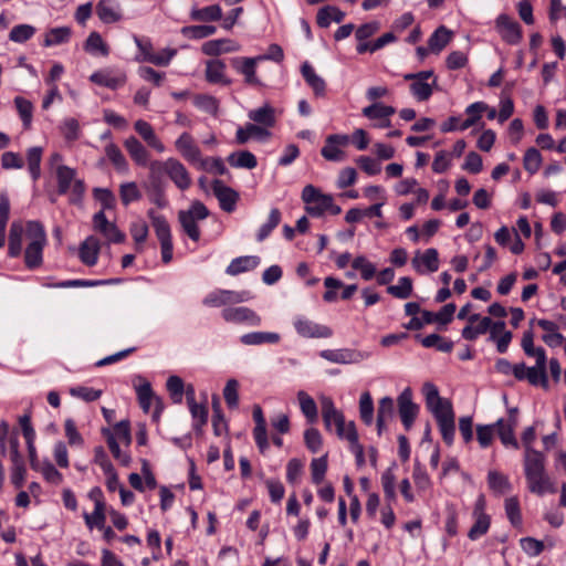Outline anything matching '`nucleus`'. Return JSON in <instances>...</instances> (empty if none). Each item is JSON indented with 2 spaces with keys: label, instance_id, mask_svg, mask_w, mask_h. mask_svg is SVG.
I'll return each instance as SVG.
<instances>
[{
  "label": "nucleus",
  "instance_id": "nucleus-1",
  "mask_svg": "<svg viewBox=\"0 0 566 566\" xmlns=\"http://www.w3.org/2000/svg\"><path fill=\"white\" fill-rule=\"evenodd\" d=\"M149 171L151 178H158L161 174H166L180 190H186L191 186V177L188 170L175 158H168L164 161L153 160L149 164Z\"/></svg>",
  "mask_w": 566,
  "mask_h": 566
},
{
  "label": "nucleus",
  "instance_id": "nucleus-2",
  "mask_svg": "<svg viewBox=\"0 0 566 566\" xmlns=\"http://www.w3.org/2000/svg\"><path fill=\"white\" fill-rule=\"evenodd\" d=\"M27 238L29 240L24 252L27 268L35 269L42 264V252L46 243V234L43 226L38 221L27 223Z\"/></svg>",
  "mask_w": 566,
  "mask_h": 566
},
{
  "label": "nucleus",
  "instance_id": "nucleus-3",
  "mask_svg": "<svg viewBox=\"0 0 566 566\" xmlns=\"http://www.w3.org/2000/svg\"><path fill=\"white\" fill-rule=\"evenodd\" d=\"M209 216V210L201 201H193L188 210H181L178 213L179 222L185 233L193 241L200 239V230L197 221L205 220Z\"/></svg>",
  "mask_w": 566,
  "mask_h": 566
},
{
  "label": "nucleus",
  "instance_id": "nucleus-4",
  "mask_svg": "<svg viewBox=\"0 0 566 566\" xmlns=\"http://www.w3.org/2000/svg\"><path fill=\"white\" fill-rule=\"evenodd\" d=\"M302 200L307 205V213L313 217H321L332 206V195L323 193L313 185L303 188Z\"/></svg>",
  "mask_w": 566,
  "mask_h": 566
},
{
  "label": "nucleus",
  "instance_id": "nucleus-5",
  "mask_svg": "<svg viewBox=\"0 0 566 566\" xmlns=\"http://www.w3.org/2000/svg\"><path fill=\"white\" fill-rule=\"evenodd\" d=\"M156 235L161 245V259L164 263H169L172 259V241L170 227L165 217L156 214L154 210L148 211Z\"/></svg>",
  "mask_w": 566,
  "mask_h": 566
},
{
  "label": "nucleus",
  "instance_id": "nucleus-6",
  "mask_svg": "<svg viewBox=\"0 0 566 566\" xmlns=\"http://www.w3.org/2000/svg\"><path fill=\"white\" fill-rule=\"evenodd\" d=\"M250 298V293L245 291L235 292L231 290H214L207 294L202 300V303L208 307H228L231 304H239L249 301Z\"/></svg>",
  "mask_w": 566,
  "mask_h": 566
},
{
  "label": "nucleus",
  "instance_id": "nucleus-7",
  "mask_svg": "<svg viewBox=\"0 0 566 566\" xmlns=\"http://www.w3.org/2000/svg\"><path fill=\"white\" fill-rule=\"evenodd\" d=\"M517 422V409L511 408L506 418H500L495 423H493L494 430H496L501 442L505 447L511 446L514 449H518V442L514 434Z\"/></svg>",
  "mask_w": 566,
  "mask_h": 566
},
{
  "label": "nucleus",
  "instance_id": "nucleus-8",
  "mask_svg": "<svg viewBox=\"0 0 566 566\" xmlns=\"http://www.w3.org/2000/svg\"><path fill=\"white\" fill-rule=\"evenodd\" d=\"M221 316L227 323L245 324L251 327L260 326L262 322L261 316L247 306L224 307Z\"/></svg>",
  "mask_w": 566,
  "mask_h": 566
},
{
  "label": "nucleus",
  "instance_id": "nucleus-9",
  "mask_svg": "<svg viewBox=\"0 0 566 566\" xmlns=\"http://www.w3.org/2000/svg\"><path fill=\"white\" fill-rule=\"evenodd\" d=\"M495 30L503 41L509 44H518L522 40V28L510 15L502 13L495 20Z\"/></svg>",
  "mask_w": 566,
  "mask_h": 566
},
{
  "label": "nucleus",
  "instance_id": "nucleus-10",
  "mask_svg": "<svg viewBox=\"0 0 566 566\" xmlns=\"http://www.w3.org/2000/svg\"><path fill=\"white\" fill-rule=\"evenodd\" d=\"M93 229L111 243H122L125 240V234L119 231L114 222L107 220L103 210L93 216Z\"/></svg>",
  "mask_w": 566,
  "mask_h": 566
},
{
  "label": "nucleus",
  "instance_id": "nucleus-11",
  "mask_svg": "<svg viewBox=\"0 0 566 566\" xmlns=\"http://www.w3.org/2000/svg\"><path fill=\"white\" fill-rule=\"evenodd\" d=\"M293 324L298 335L305 338H328L333 335L328 326L317 324L305 316L296 317Z\"/></svg>",
  "mask_w": 566,
  "mask_h": 566
},
{
  "label": "nucleus",
  "instance_id": "nucleus-12",
  "mask_svg": "<svg viewBox=\"0 0 566 566\" xmlns=\"http://www.w3.org/2000/svg\"><path fill=\"white\" fill-rule=\"evenodd\" d=\"M398 412L406 430H409L419 412V407L412 401L411 389L405 388L398 396Z\"/></svg>",
  "mask_w": 566,
  "mask_h": 566
},
{
  "label": "nucleus",
  "instance_id": "nucleus-13",
  "mask_svg": "<svg viewBox=\"0 0 566 566\" xmlns=\"http://www.w3.org/2000/svg\"><path fill=\"white\" fill-rule=\"evenodd\" d=\"M363 115L374 120V127L387 128L391 125L390 116L396 113L395 107L382 103H374L361 111Z\"/></svg>",
  "mask_w": 566,
  "mask_h": 566
},
{
  "label": "nucleus",
  "instance_id": "nucleus-14",
  "mask_svg": "<svg viewBox=\"0 0 566 566\" xmlns=\"http://www.w3.org/2000/svg\"><path fill=\"white\" fill-rule=\"evenodd\" d=\"M138 402L145 412H148L153 402L157 405L158 413L161 410V400L154 394L150 382L142 376H137L134 382Z\"/></svg>",
  "mask_w": 566,
  "mask_h": 566
},
{
  "label": "nucleus",
  "instance_id": "nucleus-15",
  "mask_svg": "<svg viewBox=\"0 0 566 566\" xmlns=\"http://www.w3.org/2000/svg\"><path fill=\"white\" fill-rule=\"evenodd\" d=\"M348 140L347 135H329L321 150L322 156L329 161H343L345 153L340 149V146H346Z\"/></svg>",
  "mask_w": 566,
  "mask_h": 566
},
{
  "label": "nucleus",
  "instance_id": "nucleus-16",
  "mask_svg": "<svg viewBox=\"0 0 566 566\" xmlns=\"http://www.w3.org/2000/svg\"><path fill=\"white\" fill-rule=\"evenodd\" d=\"M413 269L423 274L424 272L433 273L439 269V253L437 249L430 248L424 252H417L412 261Z\"/></svg>",
  "mask_w": 566,
  "mask_h": 566
},
{
  "label": "nucleus",
  "instance_id": "nucleus-17",
  "mask_svg": "<svg viewBox=\"0 0 566 566\" xmlns=\"http://www.w3.org/2000/svg\"><path fill=\"white\" fill-rule=\"evenodd\" d=\"M261 62L254 57H233L231 59V66L244 76L245 83L250 85H258L260 81L256 76V65Z\"/></svg>",
  "mask_w": 566,
  "mask_h": 566
},
{
  "label": "nucleus",
  "instance_id": "nucleus-18",
  "mask_svg": "<svg viewBox=\"0 0 566 566\" xmlns=\"http://www.w3.org/2000/svg\"><path fill=\"white\" fill-rule=\"evenodd\" d=\"M439 430L441 432L443 441L451 446L454 440L455 434V421H454V412L452 407L444 409L442 411L433 413Z\"/></svg>",
  "mask_w": 566,
  "mask_h": 566
},
{
  "label": "nucleus",
  "instance_id": "nucleus-19",
  "mask_svg": "<svg viewBox=\"0 0 566 566\" xmlns=\"http://www.w3.org/2000/svg\"><path fill=\"white\" fill-rule=\"evenodd\" d=\"M240 48V44L231 39H217L205 42L201 46V52L208 56H218L238 52Z\"/></svg>",
  "mask_w": 566,
  "mask_h": 566
},
{
  "label": "nucleus",
  "instance_id": "nucleus-20",
  "mask_svg": "<svg viewBox=\"0 0 566 566\" xmlns=\"http://www.w3.org/2000/svg\"><path fill=\"white\" fill-rule=\"evenodd\" d=\"M212 190L222 210L227 212L234 210L239 196L232 188L226 186L221 180H214L212 182Z\"/></svg>",
  "mask_w": 566,
  "mask_h": 566
},
{
  "label": "nucleus",
  "instance_id": "nucleus-21",
  "mask_svg": "<svg viewBox=\"0 0 566 566\" xmlns=\"http://www.w3.org/2000/svg\"><path fill=\"white\" fill-rule=\"evenodd\" d=\"M525 478H526L527 488H528L530 492H532L534 494L543 495L546 492H548V493L556 492L555 484L552 482L549 476L546 474L545 470H543L542 472L532 473L530 475H526Z\"/></svg>",
  "mask_w": 566,
  "mask_h": 566
},
{
  "label": "nucleus",
  "instance_id": "nucleus-22",
  "mask_svg": "<svg viewBox=\"0 0 566 566\" xmlns=\"http://www.w3.org/2000/svg\"><path fill=\"white\" fill-rule=\"evenodd\" d=\"M422 391L426 398V406L432 415L452 407L450 400L440 397L438 388L433 384L426 382Z\"/></svg>",
  "mask_w": 566,
  "mask_h": 566
},
{
  "label": "nucleus",
  "instance_id": "nucleus-23",
  "mask_svg": "<svg viewBox=\"0 0 566 566\" xmlns=\"http://www.w3.org/2000/svg\"><path fill=\"white\" fill-rule=\"evenodd\" d=\"M124 147L137 166L149 168V164L151 163L149 161L150 155L148 150L144 147V145L135 136H129L128 138H126L124 140Z\"/></svg>",
  "mask_w": 566,
  "mask_h": 566
},
{
  "label": "nucleus",
  "instance_id": "nucleus-24",
  "mask_svg": "<svg viewBox=\"0 0 566 566\" xmlns=\"http://www.w3.org/2000/svg\"><path fill=\"white\" fill-rule=\"evenodd\" d=\"M175 146L181 156L188 161L197 164L198 160H200L201 151L190 134L182 133L176 140Z\"/></svg>",
  "mask_w": 566,
  "mask_h": 566
},
{
  "label": "nucleus",
  "instance_id": "nucleus-25",
  "mask_svg": "<svg viewBox=\"0 0 566 566\" xmlns=\"http://www.w3.org/2000/svg\"><path fill=\"white\" fill-rule=\"evenodd\" d=\"M99 250L101 244L98 239L94 235L87 237L80 245L78 255L81 261L88 266L95 265L98 259Z\"/></svg>",
  "mask_w": 566,
  "mask_h": 566
},
{
  "label": "nucleus",
  "instance_id": "nucleus-26",
  "mask_svg": "<svg viewBox=\"0 0 566 566\" xmlns=\"http://www.w3.org/2000/svg\"><path fill=\"white\" fill-rule=\"evenodd\" d=\"M20 426L22 428L23 437L27 442L30 465H31V468H38V455H36V449L34 446L35 431L31 424V417L29 415L22 416L20 418Z\"/></svg>",
  "mask_w": 566,
  "mask_h": 566
},
{
  "label": "nucleus",
  "instance_id": "nucleus-27",
  "mask_svg": "<svg viewBox=\"0 0 566 566\" xmlns=\"http://www.w3.org/2000/svg\"><path fill=\"white\" fill-rule=\"evenodd\" d=\"M226 63L219 59L208 60L206 62L205 77L212 84H230L226 77Z\"/></svg>",
  "mask_w": 566,
  "mask_h": 566
},
{
  "label": "nucleus",
  "instance_id": "nucleus-28",
  "mask_svg": "<svg viewBox=\"0 0 566 566\" xmlns=\"http://www.w3.org/2000/svg\"><path fill=\"white\" fill-rule=\"evenodd\" d=\"M135 130L139 134V136L147 143V145L158 153L165 151V145L155 134L154 128L149 123L143 119H138L134 124Z\"/></svg>",
  "mask_w": 566,
  "mask_h": 566
},
{
  "label": "nucleus",
  "instance_id": "nucleus-29",
  "mask_svg": "<svg viewBox=\"0 0 566 566\" xmlns=\"http://www.w3.org/2000/svg\"><path fill=\"white\" fill-rule=\"evenodd\" d=\"M321 357L335 364H355L360 360V355L352 349H325Z\"/></svg>",
  "mask_w": 566,
  "mask_h": 566
},
{
  "label": "nucleus",
  "instance_id": "nucleus-30",
  "mask_svg": "<svg viewBox=\"0 0 566 566\" xmlns=\"http://www.w3.org/2000/svg\"><path fill=\"white\" fill-rule=\"evenodd\" d=\"M301 73L308 84L312 87L314 94L316 96H324L326 83L323 77H321L313 66L308 62H304L301 66Z\"/></svg>",
  "mask_w": 566,
  "mask_h": 566
},
{
  "label": "nucleus",
  "instance_id": "nucleus-31",
  "mask_svg": "<svg viewBox=\"0 0 566 566\" xmlns=\"http://www.w3.org/2000/svg\"><path fill=\"white\" fill-rule=\"evenodd\" d=\"M27 232L21 221L12 222L9 231V255L17 258L22 252L23 233Z\"/></svg>",
  "mask_w": 566,
  "mask_h": 566
},
{
  "label": "nucleus",
  "instance_id": "nucleus-32",
  "mask_svg": "<svg viewBox=\"0 0 566 566\" xmlns=\"http://www.w3.org/2000/svg\"><path fill=\"white\" fill-rule=\"evenodd\" d=\"M322 417L327 430L331 429L332 424H342L345 419L344 415L336 409L333 400L329 397H322Z\"/></svg>",
  "mask_w": 566,
  "mask_h": 566
},
{
  "label": "nucleus",
  "instance_id": "nucleus-33",
  "mask_svg": "<svg viewBox=\"0 0 566 566\" xmlns=\"http://www.w3.org/2000/svg\"><path fill=\"white\" fill-rule=\"evenodd\" d=\"M96 14L104 23L120 20L119 4L113 0H101L96 6Z\"/></svg>",
  "mask_w": 566,
  "mask_h": 566
},
{
  "label": "nucleus",
  "instance_id": "nucleus-34",
  "mask_svg": "<svg viewBox=\"0 0 566 566\" xmlns=\"http://www.w3.org/2000/svg\"><path fill=\"white\" fill-rule=\"evenodd\" d=\"M538 359L534 367H528L526 378L532 385H547L546 377V355L542 352L538 353Z\"/></svg>",
  "mask_w": 566,
  "mask_h": 566
},
{
  "label": "nucleus",
  "instance_id": "nucleus-35",
  "mask_svg": "<svg viewBox=\"0 0 566 566\" xmlns=\"http://www.w3.org/2000/svg\"><path fill=\"white\" fill-rule=\"evenodd\" d=\"M90 80L97 85L115 90L125 83V75H114L111 71L103 70L93 73Z\"/></svg>",
  "mask_w": 566,
  "mask_h": 566
},
{
  "label": "nucleus",
  "instance_id": "nucleus-36",
  "mask_svg": "<svg viewBox=\"0 0 566 566\" xmlns=\"http://www.w3.org/2000/svg\"><path fill=\"white\" fill-rule=\"evenodd\" d=\"M395 403L390 397H384L378 402L377 409V428L380 434L386 428V423L394 418Z\"/></svg>",
  "mask_w": 566,
  "mask_h": 566
},
{
  "label": "nucleus",
  "instance_id": "nucleus-37",
  "mask_svg": "<svg viewBox=\"0 0 566 566\" xmlns=\"http://www.w3.org/2000/svg\"><path fill=\"white\" fill-rule=\"evenodd\" d=\"M436 82L434 77H419L418 81L411 83L410 92L417 101H427L432 95V85H436Z\"/></svg>",
  "mask_w": 566,
  "mask_h": 566
},
{
  "label": "nucleus",
  "instance_id": "nucleus-38",
  "mask_svg": "<svg viewBox=\"0 0 566 566\" xmlns=\"http://www.w3.org/2000/svg\"><path fill=\"white\" fill-rule=\"evenodd\" d=\"M488 485L492 492L502 495L509 493L512 489L507 475L496 471L490 470L488 473Z\"/></svg>",
  "mask_w": 566,
  "mask_h": 566
},
{
  "label": "nucleus",
  "instance_id": "nucleus-39",
  "mask_svg": "<svg viewBox=\"0 0 566 566\" xmlns=\"http://www.w3.org/2000/svg\"><path fill=\"white\" fill-rule=\"evenodd\" d=\"M259 262V258L254 255L239 256L232 260L228 265L227 273L229 275H238L240 273L251 271L258 266Z\"/></svg>",
  "mask_w": 566,
  "mask_h": 566
},
{
  "label": "nucleus",
  "instance_id": "nucleus-40",
  "mask_svg": "<svg viewBox=\"0 0 566 566\" xmlns=\"http://www.w3.org/2000/svg\"><path fill=\"white\" fill-rule=\"evenodd\" d=\"M270 136V133L255 124H248L244 127L237 129L235 138L237 143L243 145L248 143L250 138L264 139Z\"/></svg>",
  "mask_w": 566,
  "mask_h": 566
},
{
  "label": "nucleus",
  "instance_id": "nucleus-41",
  "mask_svg": "<svg viewBox=\"0 0 566 566\" xmlns=\"http://www.w3.org/2000/svg\"><path fill=\"white\" fill-rule=\"evenodd\" d=\"M452 34V31L446 27H439L428 40V46L430 51L433 53L441 52L451 41Z\"/></svg>",
  "mask_w": 566,
  "mask_h": 566
},
{
  "label": "nucleus",
  "instance_id": "nucleus-42",
  "mask_svg": "<svg viewBox=\"0 0 566 566\" xmlns=\"http://www.w3.org/2000/svg\"><path fill=\"white\" fill-rule=\"evenodd\" d=\"M545 470V457L537 450H527L524 452V473L525 476L535 472Z\"/></svg>",
  "mask_w": 566,
  "mask_h": 566
},
{
  "label": "nucleus",
  "instance_id": "nucleus-43",
  "mask_svg": "<svg viewBox=\"0 0 566 566\" xmlns=\"http://www.w3.org/2000/svg\"><path fill=\"white\" fill-rule=\"evenodd\" d=\"M297 400L300 403L301 411L310 423H314L318 418V410L314 399L305 391L300 390L297 392Z\"/></svg>",
  "mask_w": 566,
  "mask_h": 566
},
{
  "label": "nucleus",
  "instance_id": "nucleus-44",
  "mask_svg": "<svg viewBox=\"0 0 566 566\" xmlns=\"http://www.w3.org/2000/svg\"><path fill=\"white\" fill-rule=\"evenodd\" d=\"M76 171L75 169L65 166L59 165L56 168V178H57V189L61 195H65L69 192L72 184L76 181Z\"/></svg>",
  "mask_w": 566,
  "mask_h": 566
},
{
  "label": "nucleus",
  "instance_id": "nucleus-45",
  "mask_svg": "<svg viewBox=\"0 0 566 566\" xmlns=\"http://www.w3.org/2000/svg\"><path fill=\"white\" fill-rule=\"evenodd\" d=\"M190 18L193 21L201 22L218 21L222 18V10L218 4L208 6L201 9L195 8L190 12Z\"/></svg>",
  "mask_w": 566,
  "mask_h": 566
},
{
  "label": "nucleus",
  "instance_id": "nucleus-46",
  "mask_svg": "<svg viewBox=\"0 0 566 566\" xmlns=\"http://www.w3.org/2000/svg\"><path fill=\"white\" fill-rule=\"evenodd\" d=\"M240 340L244 345L276 344L280 335L271 332H253L242 335Z\"/></svg>",
  "mask_w": 566,
  "mask_h": 566
},
{
  "label": "nucleus",
  "instance_id": "nucleus-47",
  "mask_svg": "<svg viewBox=\"0 0 566 566\" xmlns=\"http://www.w3.org/2000/svg\"><path fill=\"white\" fill-rule=\"evenodd\" d=\"M227 160L234 168L253 169L258 165L255 156L248 150L232 153Z\"/></svg>",
  "mask_w": 566,
  "mask_h": 566
},
{
  "label": "nucleus",
  "instance_id": "nucleus-48",
  "mask_svg": "<svg viewBox=\"0 0 566 566\" xmlns=\"http://www.w3.org/2000/svg\"><path fill=\"white\" fill-rule=\"evenodd\" d=\"M344 17L345 13L338 8L326 6L318 10L316 20L321 28H327L332 21L337 23L342 22Z\"/></svg>",
  "mask_w": 566,
  "mask_h": 566
},
{
  "label": "nucleus",
  "instance_id": "nucleus-49",
  "mask_svg": "<svg viewBox=\"0 0 566 566\" xmlns=\"http://www.w3.org/2000/svg\"><path fill=\"white\" fill-rule=\"evenodd\" d=\"M248 116L251 120L261 124L265 127H272L275 124L274 108L269 104H265L260 108L250 111Z\"/></svg>",
  "mask_w": 566,
  "mask_h": 566
},
{
  "label": "nucleus",
  "instance_id": "nucleus-50",
  "mask_svg": "<svg viewBox=\"0 0 566 566\" xmlns=\"http://www.w3.org/2000/svg\"><path fill=\"white\" fill-rule=\"evenodd\" d=\"M105 154L117 171L122 174L128 172V163L117 145L114 143L106 145Z\"/></svg>",
  "mask_w": 566,
  "mask_h": 566
},
{
  "label": "nucleus",
  "instance_id": "nucleus-51",
  "mask_svg": "<svg viewBox=\"0 0 566 566\" xmlns=\"http://www.w3.org/2000/svg\"><path fill=\"white\" fill-rule=\"evenodd\" d=\"M71 38V29L69 27H59L50 29L44 36V46H54L69 42Z\"/></svg>",
  "mask_w": 566,
  "mask_h": 566
},
{
  "label": "nucleus",
  "instance_id": "nucleus-52",
  "mask_svg": "<svg viewBox=\"0 0 566 566\" xmlns=\"http://www.w3.org/2000/svg\"><path fill=\"white\" fill-rule=\"evenodd\" d=\"M192 102L193 105L200 111L212 116L218 115L219 101L214 96L208 94H197L192 96Z\"/></svg>",
  "mask_w": 566,
  "mask_h": 566
},
{
  "label": "nucleus",
  "instance_id": "nucleus-53",
  "mask_svg": "<svg viewBox=\"0 0 566 566\" xmlns=\"http://www.w3.org/2000/svg\"><path fill=\"white\" fill-rule=\"evenodd\" d=\"M84 49L91 54L107 56L109 53L107 44L97 32H92L85 41Z\"/></svg>",
  "mask_w": 566,
  "mask_h": 566
},
{
  "label": "nucleus",
  "instance_id": "nucleus-54",
  "mask_svg": "<svg viewBox=\"0 0 566 566\" xmlns=\"http://www.w3.org/2000/svg\"><path fill=\"white\" fill-rule=\"evenodd\" d=\"M486 109L488 105L484 102H475L469 105L465 109L469 117L460 124L459 130H465L473 126L481 118V114Z\"/></svg>",
  "mask_w": 566,
  "mask_h": 566
},
{
  "label": "nucleus",
  "instance_id": "nucleus-55",
  "mask_svg": "<svg viewBox=\"0 0 566 566\" xmlns=\"http://www.w3.org/2000/svg\"><path fill=\"white\" fill-rule=\"evenodd\" d=\"M217 28L214 25H188L184 27L180 32L185 38L200 40L214 34Z\"/></svg>",
  "mask_w": 566,
  "mask_h": 566
},
{
  "label": "nucleus",
  "instance_id": "nucleus-56",
  "mask_svg": "<svg viewBox=\"0 0 566 566\" xmlns=\"http://www.w3.org/2000/svg\"><path fill=\"white\" fill-rule=\"evenodd\" d=\"M42 154L43 149L39 146L31 147L27 151L28 167L33 180H36L40 177Z\"/></svg>",
  "mask_w": 566,
  "mask_h": 566
},
{
  "label": "nucleus",
  "instance_id": "nucleus-57",
  "mask_svg": "<svg viewBox=\"0 0 566 566\" xmlns=\"http://www.w3.org/2000/svg\"><path fill=\"white\" fill-rule=\"evenodd\" d=\"M422 346L427 348L436 347L442 353H450L453 348V343L438 334H430L420 338Z\"/></svg>",
  "mask_w": 566,
  "mask_h": 566
},
{
  "label": "nucleus",
  "instance_id": "nucleus-58",
  "mask_svg": "<svg viewBox=\"0 0 566 566\" xmlns=\"http://www.w3.org/2000/svg\"><path fill=\"white\" fill-rule=\"evenodd\" d=\"M387 292L397 298L406 300L412 293V280L408 276H402L396 285L388 286Z\"/></svg>",
  "mask_w": 566,
  "mask_h": 566
},
{
  "label": "nucleus",
  "instance_id": "nucleus-59",
  "mask_svg": "<svg viewBox=\"0 0 566 566\" xmlns=\"http://www.w3.org/2000/svg\"><path fill=\"white\" fill-rule=\"evenodd\" d=\"M119 197L124 206H128L142 198V192L136 182H124L119 186Z\"/></svg>",
  "mask_w": 566,
  "mask_h": 566
},
{
  "label": "nucleus",
  "instance_id": "nucleus-60",
  "mask_svg": "<svg viewBox=\"0 0 566 566\" xmlns=\"http://www.w3.org/2000/svg\"><path fill=\"white\" fill-rule=\"evenodd\" d=\"M474 517V524L470 528L468 533V537L471 541H476L481 536L485 535L490 528L491 525V517L490 515H480V516H473Z\"/></svg>",
  "mask_w": 566,
  "mask_h": 566
},
{
  "label": "nucleus",
  "instance_id": "nucleus-61",
  "mask_svg": "<svg viewBox=\"0 0 566 566\" xmlns=\"http://www.w3.org/2000/svg\"><path fill=\"white\" fill-rule=\"evenodd\" d=\"M33 470L35 471H39L41 472V474L43 475V478L49 482V483H52L54 485H59L62 483L63 481V475L55 469V467L49 462V461H45L43 463H40L38 461V468H32Z\"/></svg>",
  "mask_w": 566,
  "mask_h": 566
},
{
  "label": "nucleus",
  "instance_id": "nucleus-62",
  "mask_svg": "<svg viewBox=\"0 0 566 566\" xmlns=\"http://www.w3.org/2000/svg\"><path fill=\"white\" fill-rule=\"evenodd\" d=\"M542 161H543L542 155L536 148L531 147L525 151V155L523 158V164H524V169L527 172H530V174L537 172L542 166Z\"/></svg>",
  "mask_w": 566,
  "mask_h": 566
},
{
  "label": "nucleus",
  "instance_id": "nucleus-63",
  "mask_svg": "<svg viewBox=\"0 0 566 566\" xmlns=\"http://www.w3.org/2000/svg\"><path fill=\"white\" fill-rule=\"evenodd\" d=\"M352 266L354 270L360 272V276L365 281L371 280L376 274V266L371 262H369L364 255L356 256L352 262Z\"/></svg>",
  "mask_w": 566,
  "mask_h": 566
},
{
  "label": "nucleus",
  "instance_id": "nucleus-64",
  "mask_svg": "<svg viewBox=\"0 0 566 566\" xmlns=\"http://www.w3.org/2000/svg\"><path fill=\"white\" fill-rule=\"evenodd\" d=\"M327 471V454L319 458H314L311 462L312 481L315 484H321Z\"/></svg>",
  "mask_w": 566,
  "mask_h": 566
}]
</instances>
